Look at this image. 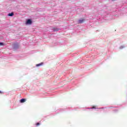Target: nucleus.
<instances>
[{
  "mask_svg": "<svg viewBox=\"0 0 127 127\" xmlns=\"http://www.w3.org/2000/svg\"><path fill=\"white\" fill-rule=\"evenodd\" d=\"M53 30L55 32L56 31H59L60 30V29L57 28V27H54L53 28Z\"/></svg>",
  "mask_w": 127,
  "mask_h": 127,
  "instance_id": "nucleus-3",
  "label": "nucleus"
},
{
  "mask_svg": "<svg viewBox=\"0 0 127 127\" xmlns=\"http://www.w3.org/2000/svg\"><path fill=\"white\" fill-rule=\"evenodd\" d=\"M13 15H14V14L13 13V12L9 13L8 14V16H13Z\"/></svg>",
  "mask_w": 127,
  "mask_h": 127,
  "instance_id": "nucleus-6",
  "label": "nucleus"
},
{
  "mask_svg": "<svg viewBox=\"0 0 127 127\" xmlns=\"http://www.w3.org/2000/svg\"><path fill=\"white\" fill-rule=\"evenodd\" d=\"M83 22H84V19H80L78 20V23L79 24L83 23Z\"/></svg>",
  "mask_w": 127,
  "mask_h": 127,
  "instance_id": "nucleus-4",
  "label": "nucleus"
},
{
  "mask_svg": "<svg viewBox=\"0 0 127 127\" xmlns=\"http://www.w3.org/2000/svg\"><path fill=\"white\" fill-rule=\"evenodd\" d=\"M2 92L0 91V94H1Z\"/></svg>",
  "mask_w": 127,
  "mask_h": 127,
  "instance_id": "nucleus-12",
  "label": "nucleus"
},
{
  "mask_svg": "<svg viewBox=\"0 0 127 127\" xmlns=\"http://www.w3.org/2000/svg\"><path fill=\"white\" fill-rule=\"evenodd\" d=\"M43 64V63H40L39 64H36V67H39L40 66H42Z\"/></svg>",
  "mask_w": 127,
  "mask_h": 127,
  "instance_id": "nucleus-7",
  "label": "nucleus"
},
{
  "mask_svg": "<svg viewBox=\"0 0 127 127\" xmlns=\"http://www.w3.org/2000/svg\"><path fill=\"white\" fill-rule=\"evenodd\" d=\"M3 45H4V44H3V43L0 42V46H3Z\"/></svg>",
  "mask_w": 127,
  "mask_h": 127,
  "instance_id": "nucleus-10",
  "label": "nucleus"
},
{
  "mask_svg": "<svg viewBox=\"0 0 127 127\" xmlns=\"http://www.w3.org/2000/svg\"><path fill=\"white\" fill-rule=\"evenodd\" d=\"M115 112H117V110H115Z\"/></svg>",
  "mask_w": 127,
  "mask_h": 127,
  "instance_id": "nucleus-13",
  "label": "nucleus"
},
{
  "mask_svg": "<svg viewBox=\"0 0 127 127\" xmlns=\"http://www.w3.org/2000/svg\"><path fill=\"white\" fill-rule=\"evenodd\" d=\"M40 125V123H38L36 124V126H39Z\"/></svg>",
  "mask_w": 127,
  "mask_h": 127,
  "instance_id": "nucleus-11",
  "label": "nucleus"
},
{
  "mask_svg": "<svg viewBox=\"0 0 127 127\" xmlns=\"http://www.w3.org/2000/svg\"><path fill=\"white\" fill-rule=\"evenodd\" d=\"M26 101V99L24 98H22L20 100V103H25V102Z\"/></svg>",
  "mask_w": 127,
  "mask_h": 127,
  "instance_id": "nucleus-5",
  "label": "nucleus"
},
{
  "mask_svg": "<svg viewBox=\"0 0 127 127\" xmlns=\"http://www.w3.org/2000/svg\"><path fill=\"white\" fill-rule=\"evenodd\" d=\"M87 109H88L89 110H92L93 109H97V108L96 107L94 106V107H93L92 108H88Z\"/></svg>",
  "mask_w": 127,
  "mask_h": 127,
  "instance_id": "nucleus-8",
  "label": "nucleus"
},
{
  "mask_svg": "<svg viewBox=\"0 0 127 127\" xmlns=\"http://www.w3.org/2000/svg\"><path fill=\"white\" fill-rule=\"evenodd\" d=\"M19 46H18V44L16 43V44H14L13 45V49H17V48H18Z\"/></svg>",
  "mask_w": 127,
  "mask_h": 127,
  "instance_id": "nucleus-2",
  "label": "nucleus"
},
{
  "mask_svg": "<svg viewBox=\"0 0 127 127\" xmlns=\"http://www.w3.org/2000/svg\"><path fill=\"white\" fill-rule=\"evenodd\" d=\"M125 47H126V46H121L120 47V49H123V48H125Z\"/></svg>",
  "mask_w": 127,
  "mask_h": 127,
  "instance_id": "nucleus-9",
  "label": "nucleus"
},
{
  "mask_svg": "<svg viewBox=\"0 0 127 127\" xmlns=\"http://www.w3.org/2000/svg\"><path fill=\"white\" fill-rule=\"evenodd\" d=\"M26 24H27H27H29V25L32 24V21L31 20H30V19H28L26 21Z\"/></svg>",
  "mask_w": 127,
  "mask_h": 127,
  "instance_id": "nucleus-1",
  "label": "nucleus"
}]
</instances>
